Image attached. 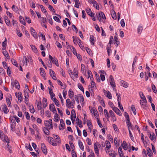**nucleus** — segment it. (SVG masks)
<instances>
[{"instance_id": "obj_1", "label": "nucleus", "mask_w": 157, "mask_h": 157, "mask_svg": "<svg viewBox=\"0 0 157 157\" xmlns=\"http://www.w3.org/2000/svg\"><path fill=\"white\" fill-rule=\"evenodd\" d=\"M44 123L46 128L49 129L53 128V126L52 119H49L48 121H45Z\"/></svg>"}, {"instance_id": "obj_2", "label": "nucleus", "mask_w": 157, "mask_h": 157, "mask_svg": "<svg viewBox=\"0 0 157 157\" xmlns=\"http://www.w3.org/2000/svg\"><path fill=\"white\" fill-rule=\"evenodd\" d=\"M49 60H50L54 64H55L57 66H59L58 62L56 58H53L50 55H49Z\"/></svg>"}, {"instance_id": "obj_3", "label": "nucleus", "mask_w": 157, "mask_h": 157, "mask_svg": "<svg viewBox=\"0 0 157 157\" xmlns=\"http://www.w3.org/2000/svg\"><path fill=\"white\" fill-rule=\"evenodd\" d=\"M48 141L49 143L53 145V146H57L55 140L53 138L50 136H48Z\"/></svg>"}, {"instance_id": "obj_4", "label": "nucleus", "mask_w": 157, "mask_h": 157, "mask_svg": "<svg viewBox=\"0 0 157 157\" xmlns=\"http://www.w3.org/2000/svg\"><path fill=\"white\" fill-rule=\"evenodd\" d=\"M30 31L32 35L35 39H37L38 38V35L37 33L35 32L34 29L32 27L30 28Z\"/></svg>"}, {"instance_id": "obj_5", "label": "nucleus", "mask_w": 157, "mask_h": 157, "mask_svg": "<svg viewBox=\"0 0 157 157\" xmlns=\"http://www.w3.org/2000/svg\"><path fill=\"white\" fill-rule=\"evenodd\" d=\"M66 105L69 108H71L72 109L74 108V107H72V105L71 101L69 98L67 99L66 100Z\"/></svg>"}, {"instance_id": "obj_6", "label": "nucleus", "mask_w": 157, "mask_h": 157, "mask_svg": "<svg viewBox=\"0 0 157 157\" xmlns=\"http://www.w3.org/2000/svg\"><path fill=\"white\" fill-rule=\"evenodd\" d=\"M41 146L43 152L45 155L47 154L48 151L45 144L44 143L41 144Z\"/></svg>"}, {"instance_id": "obj_7", "label": "nucleus", "mask_w": 157, "mask_h": 157, "mask_svg": "<svg viewBox=\"0 0 157 157\" xmlns=\"http://www.w3.org/2000/svg\"><path fill=\"white\" fill-rule=\"evenodd\" d=\"M106 147L105 148V150L106 151V153H107V150L109 149L111 147V145L110 142L108 140L105 141Z\"/></svg>"}, {"instance_id": "obj_8", "label": "nucleus", "mask_w": 157, "mask_h": 157, "mask_svg": "<svg viewBox=\"0 0 157 157\" xmlns=\"http://www.w3.org/2000/svg\"><path fill=\"white\" fill-rule=\"evenodd\" d=\"M103 91L104 94L106 95L108 98L109 99H111L112 98V95L109 91H108L107 92L105 90H103Z\"/></svg>"}, {"instance_id": "obj_9", "label": "nucleus", "mask_w": 157, "mask_h": 157, "mask_svg": "<svg viewBox=\"0 0 157 157\" xmlns=\"http://www.w3.org/2000/svg\"><path fill=\"white\" fill-rule=\"evenodd\" d=\"M49 109L52 111L54 113L57 112L55 107L53 104H50L49 105Z\"/></svg>"}, {"instance_id": "obj_10", "label": "nucleus", "mask_w": 157, "mask_h": 157, "mask_svg": "<svg viewBox=\"0 0 157 157\" xmlns=\"http://www.w3.org/2000/svg\"><path fill=\"white\" fill-rule=\"evenodd\" d=\"M119 116H121V112L120 110L117 107H114L113 109H112Z\"/></svg>"}, {"instance_id": "obj_11", "label": "nucleus", "mask_w": 157, "mask_h": 157, "mask_svg": "<svg viewBox=\"0 0 157 157\" xmlns=\"http://www.w3.org/2000/svg\"><path fill=\"white\" fill-rule=\"evenodd\" d=\"M53 137L54 138L56 137V140H55L56 143L57 145L59 144H60L61 142V140L59 136L57 135H53Z\"/></svg>"}, {"instance_id": "obj_12", "label": "nucleus", "mask_w": 157, "mask_h": 157, "mask_svg": "<svg viewBox=\"0 0 157 157\" xmlns=\"http://www.w3.org/2000/svg\"><path fill=\"white\" fill-rule=\"evenodd\" d=\"M120 83L121 84V86L127 88L128 86V82L123 80H121Z\"/></svg>"}, {"instance_id": "obj_13", "label": "nucleus", "mask_w": 157, "mask_h": 157, "mask_svg": "<svg viewBox=\"0 0 157 157\" xmlns=\"http://www.w3.org/2000/svg\"><path fill=\"white\" fill-rule=\"evenodd\" d=\"M72 38H73V41L74 44H76V43L77 42H79V43L81 42V40L78 37H75L73 36L72 37Z\"/></svg>"}, {"instance_id": "obj_14", "label": "nucleus", "mask_w": 157, "mask_h": 157, "mask_svg": "<svg viewBox=\"0 0 157 157\" xmlns=\"http://www.w3.org/2000/svg\"><path fill=\"white\" fill-rule=\"evenodd\" d=\"M126 122L127 125L128 127V129H132V126L131 124V122L130 121V119L126 120Z\"/></svg>"}, {"instance_id": "obj_15", "label": "nucleus", "mask_w": 157, "mask_h": 157, "mask_svg": "<svg viewBox=\"0 0 157 157\" xmlns=\"http://www.w3.org/2000/svg\"><path fill=\"white\" fill-rule=\"evenodd\" d=\"M3 138H2V140L4 142H6L7 144H9L10 142V140H9L7 136L4 135Z\"/></svg>"}, {"instance_id": "obj_16", "label": "nucleus", "mask_w": 157, "mask_h": 157, "mask_svg": "<svg viewBox=\"0 0 157 157\" xmlns=\"http://www.w3.org/2000/svg\"><path fill=\"white\" fill-rule=\"evenodd\" d=\"M76 123L77 125H79V127L81 128L83 126L82 121L79 119L78 117L76 118Z\"/></svg>"}, {"instance_id": "obj_17", "label": "nucleus", "mask_w": 157, "mask_h": 157, "mask_svg": "<svg viewBox=\"0 0 157 157\" xmlns=\"http://www.w3.org/2000/svg\"><path fill=\"white\" fill-rule=\"evenodd\" d=\"M147 151L148 155L150 157H152L153 154L152 151L149 147L147 148Z\"/></svg>"}, {"instance_id": "obj_18", "label": "nucleus", "mask_w": 157, "mask_h": 157, "mask_svg": "<svg viewBox=\"0 0 157 157\" xmlns=\"http://www.w3.org/2000/svg\"><path fill=\"white\" fill-rule=\"evenodd\" d=\"M3 107L2 109L4 113L6 114H7L9 112L7 106L5 104L2 105Z\"/></svg>"}, {"instance_id": "obj_19", "label": "nucleus", "mask_w": 157, "mask_h": 157, "mask_svg": "<svg viewBox=\"0 0 157 157\" xmlns=\"http://www.w3.org/2000/svg\"><path fill=\"white\" fill-rule=\"evenodd\" d=\"M94 150L95 153L98 155L99 154V150L98 147V144L95 143L94 144Z\"/></svg>"}, {"instance_id": "obj_20", "label": "nucleus", "mask_w": 157, "mask_h": 157, "mask_svg": "<svg viewBox=\"0 0 157 157\" xmlns=\"http://www.w3.org/2000/svg\"><path fill=\"white\" fill-rule=\"evenodd\" d=\"M59 117L57 112L55 113L54 116V121L56 122H58L59 120Z\"/></svg>"}, {"instance_id": "obj_21", "label": "nucleus", "mask_w": 157, "mask_h": 157, "mask_svg": "<svg viewBox=\"0 0 157 157\" xmlns=\"http://www.w3.org/2000/svg\"><path fill=\"white\" fill-rule=\"evenodd\" d=\"M81 70L82 73L84 75L86 74V71L85 69V66L84 64L81 65Z\"/></svg>"}, {"instance_id": "obj_22", "label": "nucleus", "mask_w": 157, "mask_h": 157, "mask_svg": "<svg viewBox=\"0 0 157 157\" xmlns=\"http://www.w3.org/2000/svg\"><path fill=\"white\" fill-rule=\"evenodd\" d=\"M97 16H98V17H99V18H100L103 19H106L105 14L102 12H99Z\"/></svg>"}, {"instance_id": "obj_23", "label": "nucleus", "mask_w": 157, "mask_h": 157, "mask_svg": "<svg viewBox=\"0 0 157 157\" xmlns=\"http://www.w3.org/2000/svg\"><path fill=\"white\" fill-rule=\"evenodd\" d=\"M68 96L71 99H72L74 97V93L71 89L69 90L68 91Z\"/></svg>"}, {"instance_id": "obj_24", "label": "nucleus", "mask_w": 157, "mask_h": 157, "mask_svg": "<svg viewBox=\"0 0 157 157\" xmlns=\"http://www.w3.org/2000/svg\"><path fill=\"white\" fill-rule=\"evenodd\" d=\"M143 30L142 25H140L137 28V33L138 34H141Z\"/></svg>"}, {"instance_id": "obj_25", "label": "nucleus", "mask_w": 157, "mask_h": 157, "mask_svg": "<svg viewBox=\"0 0 157 157\" xmlns=\"http://www.w3.org/2000/svg\"><path fill=\"white\" fill-rule=\"evenodd\" d=\"M142 100H140V104L141 106V107L144 109H147V104H146V102H141Z\"/></svg>"}, {"instance_id": "obj_26", "label": "nucleus", "mask_w": 157, "mask_h": 157, "mask_svg": "<svg viewBox=\"0 0 157 157\" xmlns=\"http://www.w3.org/2000/svg\"><path fill=\"white\" fill-rule=\"evenodd\" d=\"M60 123L61 127H62V128L59 127V129L60 130H63L65 128V124L63 120L62 119H61L60 120Z\"/></svg>"}, {"instance_id": "obj_27", "label": "nucleus", "mask_w": 157, "mask_h": 157, "mask_svg": "<svg viewBox=\"0 0 157 157\" xmlns=\"http://www.w3.org/2000/svg\"><path fill=\"white\" fill-rule=\"evenodd\" d=\"M48 89L49 90V93L52 99V98L53 97L55 96V94L53 93V91L52 89L48 87Z\"/></svg>"}, {"instance_id": "obj_28", "label": "nucleus", "mask_w": 157, "mask_h": 157, "mask_svg": "<svg viewBox=\"0 0 157 157\" xmlns=\"http://www.w3.org/2000/svg\"><path fill=\"white\" fill-rule=\"evenodd\" d=\"M78 144L79 147L80 149L82 151H84V147L83 144L82 142L80 140H78Z\"/></svg>"}, {"instance_id": "obj_29", "label": "nucleus", "mask_w": 157, "mask_h": 157, "mask_svg": "<svg viewBox=\"0 0 157 157\" xmlns=\"http://www.w3.org/2000/svg\"><path fill=\"white\" fill-rule=\"evenodd\" d=\"M121 146L123 147L124 149L126 150L127 149V146L126 142L125 141H124L122 144H121Z\"/></svg>"}, {"instance_id": "obj_30", "label": "nucleus", "mask_w": 157, "mask_h": 157, "mask_svg": "<svg viewBox=\"0 0 157 157\" xmlns=\"http://www.w3.org/2000/svg\"><path fill=\"white\" fill-rule=\"evenodd\" d=\"M11 146H10L9 144H7L6 145V149L8 150L10 152V153H12V150L11 149Z\"/></svg>"}, {"instance_id": "obj_31", "label": "nucleus", "mask_w": 157, "mask_h": 157, "mask_svg": "<svg viewBox=\"0 0 157 157\" xmlns=\"http://www.w3.org/2000/svg\"><path fill=\"white\" fill-rule=\"evenodd\" d=\"M43 129L44 132L45 134L47 135H49L50 132L48 130L49 129L48 128H47L44 127L43 128Z\"/></svg>"}, {"instance_id": "obj_32", "label": "nucleus", "mask_w": 157, "mask_h": 157, "mask_svg": "<svg viewBox=\"0 0 157 157\" xmlns=\"http://www.w3.org/2000/svg\"><path fill=\"white\" fill-rule=\"evenodd\" d=\"M19 18L20 22L25 25H26V23L23 18L21 16H20L19 17Z\"/></svg>"}, {"instance_id": "obj_33", "label": "nucleus", "mask_w": 157, "mask_h": 157, "mask_svg": "<svg viewBox=\"0 0 157 157\" xmlns=\"http://www.w3.org/2000/svg\"><path fill=\"white\" fill-rule=\"evenodd\" d=\"M13 83L15 85V86L16 88L18 89H19V88H20V87L18 81L17 80H15Z\"/></svg>"}, {"instance_id": "obj_34", "label": "nucleus", "mask_w": 157, "mask_h": 157, "mask_svg": "<svg viewBox=\"0 0 157 157\" xmlns=\"http://www.w3.org/2000/svg\"><path fill=\"white\" fill-rule=\"evenodd\" d=\"M7 39L6 38H5V40L4 41H3L2 44V45L3 47V48H2L3 50H4L6 48V46L7 44Z\"/></svg>"}, {"instance_id": "obj_35", "label": "nucleus", "mask_w": 157, "mask_h": 157, "mask_svg": "<svg viewBox=\"0 0 157 157\" xmlns=\"http://www.w3.org/2000/svg\"><path fill=\"white\" fill-rule=\"evenodd\" d=\"M40 71L41 75L44 77H45V71L43 68L41 67L40 68Z\"/></svg>"}, {"instance_id": "obj_36", "label": "nucleus", "mask_w": 157, "mask_h": 157, "mask_svg": "<svg viewBox=\"0 0 157 157\" xmlns=\"http://www.w3.org/2000/svg\"><path fill=\"white\" fill-rule=\"evenodd\" d=\"M30 47L32 48V50L33 52L36 53L38 51L37 49L34 45L32 44L30 45Z\"/></svg>"}, {"instance_id": "obj_37", "label": "nucleus", "mask_w": 157, "mask_h": 157, "mask_svg": "<svg viewBox=\"0 0 157 157\" xmlns=\"http://www.w3.org/2000/svg\"><path fill=\"white\" fill-rule=\"evenodd\" d=\"M86 11L87 14L89 16L92 15V14L94 13H92L90 9L88 8L86 9Z\"/></svg>"}, {"instance_id": "obj_38", "label": "nucleus", "mask_w": 157, "mask_h": 157, "mask_svg": "<svg viewBox=\"0 0 157 157\" xmlns=\"http://www.w3.org/2000/svg\"><path fill=\"white\" fill-rule=\"evenodd\" d=\"M19 100L20 101V102H21L22 100V94L21 93H18L17 97Z\"/></svg>"}, {"instance_id": "obj_39", "label": "nucleus", "mask_w": 157, "mask_h": 157, "mask_svg": "<svg viewBox=\"0 0 157 157\" xmlns=\"http://www.w3.org/2000/svg\"><path fill=\"white\" fill-rule=\"evenodd\" d=\"M12 9L13 10L16 12H17L19 11L18 8L14 5H13L12 6Z\"/></svg>"}, {"instance_id": "obj_40", "label": "nucleus", "mask_w": 157, "mask_h": 157, "mask_svg": "<svg viewBox=\"0 0 157 157\" xmlns=\"http://www.w3.org/2000/svg\"><path fill=\"white\" fill-rule=\"evenodd\" d=\"M75 7L77 8H79V6L80 3L79 0H75Z\"/></svg>"}, {"instance_id": "obj_41", "label": "nucleus", "mask_w": 157, "mask_h": 157, "mask_svg": "<svg viewBox=\"0 0 157 157\" xmlns=\"http://www.w3.org/2000/svg\"><path fill=\"white\" fill-rule=\"evenodd\" d=\"M114 44H117V47L118 45L119 44V41H118V38L116 36H114Z\"/></svg>"}, {"instance_id": "obj_42", "label": "nucleus", "mask_w": 157, "mask_h": 157, "mask_svg": "<svg viewBox=\"0 0 157 157\" xmlns=\"http://www.w3.org/2000/svg\"><path fill=\"white\" fill-rule=\"evenodd\" d=\"M94 37L93 36H91V35L90 36V43H91V44L94 45Z\"/></svg>"}, {"instance_id": "obj_43", "label": "nucleus", "mask_w": 157, "mask_h": 157, "mask_svg": "<svg viewBox=\"0 0 157 157\" xmlns=\"http://www.w3.org/2000/svg\"><path fill=\"white\" fill-rule=\"evenodd\" d=\"M131 109L133 111V113L134 115H136V111L135 108V106L133 105H132L131 107Z\"/></svg>"}, {"instance_id": "obj_44", "label": "nucleus", "mask_w": 157, "mask_h": 157, "mask_svg": "<svg viewBox=\"0 0 157 157\" xmlns=\"http://www.w3.org/2000/svg\"><path fill=\"white\" fill-rule=\"evenodd\" d=\"M3 53L4 55L7 58L9 59L10 58V56L9 55L8 53V52L5 51L3 52Z\"/></svg>"}, {"instance_id": "obj_45", "label": "nucleus", "mask_w": 157, "mask_h": 157, "mask_svg": "<svg viewBox=\"0 0 157 157\" xmlns=\"http://www.w3.org/2000/svg\"><path fill=\"white\" fill-rule=\"evenodd\" d=\"M53 101L55 103L56 105L57 106H59V101L56 98H53Z\"/></svg>"}, {"instance_id": "obj_46", "label": "nucleus", "mask_w": 157, "mask_h": 157, "mask_svg": "<svg viewBox=\"0 0 157 157\" xmlns=\"http://www.w3.org/2000/svg\"><path fill=\"white\" fill-rule=\"evenodd\" d=\"M78 88L84 93V88L81 83H78Z\"/></svg>"}, {"instance_id": "obj_47", "label": "nucleus", "mask_w": 157, "mask_h": 157, "mask_svg": "<svg viewBox=\"0 0 157 157\" xmlns=\"http://www.w3.org/2000/svg\"><path fill=\"white\" fill-rule=\"evenodd\" d=\"M113 13L112 12L111 14L112 17L113 19H116L117 18L116 13L114 10H113Z\"/></svg>"}, {"instance_id": "obj_48", "label": "nucleus", "mask_w": 157, "mask_h": 157, "mask_svg": "<svg viewBox=\"0 0 157 157\" xmlns=\"http://www.w3.org/2000/svg\"><path fill=\"white\" fill-rule=\"evenodd\" d=\"M0 74L4 76L6 74L5 70L0 67Z\"/></svg>"}, {"instance_id": "obj_49", "label": "nucleus", "mask_w": 157, "mask_h": 157, "mask_svg": "<svg viewBox=\"0 0 157 157\" xmlns=\"http://www.w3.org/2000/svg\"><path fill=\"white\" fill-rule=\"evenodd\" d=\"M11 61L12 63L15 66L18 67V65L17 62L14 59H11Z\"/></svg>"}, {"instance_id": "obj_50", "label": "nucleus", "mask_w": 157, "mask_h": 157, "mask_svg": "<svg viewBox=\"0 0 157 157\" xmlns=\"http://www.w3.org/2000/svg\"><path fill=\"white\" fill-rule=\"evenodd\" d=\"M88 2L90 4H93L94 6H95V4H97V2L94 0H88Z\"/></svg>"}, {"instance_id": "obj_51", "label": "nucleus", "mask_w": 157, "mask_h": 157, "mask_svg": "<svg viewBox=\"0 0 157 157\" xmlns=\"http://www.w3.org/2000/svg\"><path fill=\"white\" fill-rule=\"evenodd\" d=\"M87 122L88 127L91 130V129L92 128H91V127L92 126L91 123L90 121L89 120H87Z\"/></svg>"}, {"instance_id": "obj_52", "label": "nucleus", "mask_w": 157, "mask_h": 157, "mask_svg": "<svg viewBox=\"0 0 157 157\" xmlns=\"http://www.w3.org/2000/svg\"><path fill=\"white\" fill-rule=\"evenodd\" d=\"M109 82L110 85L112 87H113V90H114L115 89L116 87V85L114 82H112L111 81H110Z\"/></svg>"}, {"instance_id": "obj_53", "label": "nucleus", "mask_w": 157, "mask_h": 157, "mask_svg": "<svg viewBox=\"0 0 157 157\" xmlns=\"http://www.w3.org/2000/svg\"><path fill=\"white\" fill-rule=\"evenodd\" d=\"M6 101L7 104L9 105L8 107H11V104L10 99L8 98H6Z\"/></svg>"}, {"instance_id": "obj_54", "label": "nucleus", "mask_w": 157, "mask_h": 157, "mask_svg": "<svg viewBox=\"0 0 157 157\" xmlns=\"http://www.w3.org/2000/svg\"><path fill=\"white\" fill-rule=\"evenodd\" d=\"M41 101H40L39 102H38L37 103V107L38 109V110L40 109H42V107H41Z\"/></svg>"}, {"instance_id": "obj_55", "label": "nucleus", "mask_w": 157, "mask_h": 157, "mask_svg": "<svg viewBox=\"0 0 157 157\" xmlns=\"http://www.w3.org/2000/svg\"><path fill=\"white\" fill-rule=\"evenodd\" d=\"M39 37L41 36L42 37V38L44 40H45V35H44V34H43L42 33H41L40 32L39 33Z\"/></svg>"}, {"instance_id": "obj_56", "label": "nucleus", "mask_w": 157, "mask_h": 157, "mask_svg": "<svg viewBox=\"0 0 157 157\" xmlns=\"http://www.w3.org/2000/svg\"><path fill=\"white\" fill-rule=\"evenodd\" d=\"M100 103L101 105L104 107H105V101L103 99L101 98L100 101Z\"/></svg>"}, {"instance_id": "obj_57", "label": "nucleus", "mask_w": 157, "mask_h": 157, "mask_svg": "<svg viewBox=\"0 0 157 157\" xmlns=\"http://www.w3.org/2000/svg\"><path fill=\"white\" fill-rule=\"evenodd\" d=\"M40 7L41 8L42 11L44 13H45L47 12L44 6L41 5H40Z\"/></svg>"}, {"instance_id": "obj_58", "label": "nucleus", "mask_w": 157, "mask_h": 157, "mask_svg": "<svg viewBox=\"0 0 157 157\" xmlns=\"http://www.w3.org/2000/svg\"><path fill=\"white\" fill-rule=\"evenodd\" d=\"M151 86H152V89L153 92H154L155 93H156L157 92V90L156 89L155 86V85L154 84H152L151 85Z\"/></svg>"}, {"instance_id": "obj_59", "label": "nucleus", "mask_w": 157, "mask_h": 157, "mask_svg": "<svg viewBox=\"0 0 157 157\" xmlns=\"http://www.w3.org/2000/svg\"><path fill=\"white\" fill-rule=\"evenodd\" d=\"M16 31L17 35L20 37H21L22 36V33L20 32L19 30L17 29Z\"/></svg>"}, {"instance_id": "obj_60", "label": "nucleus", "mask_w": 157, "mask_h": 157, "mask_svg": "<svg viewBox=\"0 0 157 157\" xmlns=\"http://www.w3.org/2000/svg\"><path fill=\"white\" fill-rule=\"evenodd\" d=\"M71 154L72 157H77L76 153L74 150L71 151Z\"/></svg>"}, {"instance_id": "obj_61", "label": "nucleus", "mask_w": 157, "mask_h": 157, "mask_svg": "<svg viewBox=\"0 0 157 157\" xmlns=\"http://www.w3.org/2000/svg\"><path fill=\"white\" fill-rule=\"evenodd\" d=\"M25 114L26 116V118L28 120H29L30 117L29 113L28 112H25Z\"/></svg>"}, {"instance_id": "obj_62", "label": "nucleus", "mask_w": 157, "mask_h": 157, "mask_svg": "<svg viewBox=\"0 0 157 157\" xmlns=\"http://www.w3.org/2000/svg\"><path fill=\"white\" fill-rule=\"evenodd\" d=\"M53 18L55 21L58 22H60V20L59 19L58 17L56 16H54L53 17Z\"/></svg>"}, {"instance_id": "obj_63", "label": "nucleus", "mask_w": 157, "mask_h": 157, "mask_svg": "<svg viewBox=\"0 0 157 157\" xmlns=\"http://www.w3.org/2000/svg\"><path fill=\"white\" fill-rule=\"evenodd\" d=\"M27 145L28 146H27V145L26 144V146H25L26 148L27 149H29L30 151H32L33 150V149L32 148L30 144H27Z\"/></svg>"}, {"instance_id": "obj_64", "label": "nucleus", "mask_w": 157, "mask_h": 157, "mask_svg": "<svg viewBox=\"0 0 157 157\" xmlns=\"http://www.w3.org/2000/svg\"><path fill=\"white\" fill-rule=\"evenodd\" d=\"M155 136L154 133H153L152 134H151V133L150 134L149 138L151 140H153L154 138H155Z\"/></svg>"}]
</instances>
